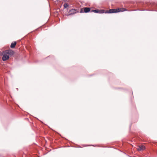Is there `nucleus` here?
<instances>
[{
    "instance_id": "f257e3e1",
    "label": "nucleus",
    "mask_w": 157,
    "mask_h": 157,
    "mask_svg": "<svg viewBox=\"0 0 157 157\" xmlns=\"http://www.w3.org/2000/svg\"><path fill=\"white\" fill-rule=\"evenodd\" d=\"M10 53V51H5L3 52L2 54L3 55L2 59L3 61H4L9 59V56L7 54Z\"/></svg>"
},
{
    "instance_id": "f03ea898",
    "label": "nucleus",
    "mask_w": 157,
    "mask_h": 157,
    "mask_svg": "<svg viewBox=\"0 0 157 157\" xmlns=\"http://www.w3.org/2000/svg\"><path fill=\"white\" fill-rule=\"evenodd\" d=\"M121 11V9L119 8L116 9H110L108 13H117Z\"/></svg>"
},
{
    "instance_id": "7ed1b4c3",
    "label": "nucleus",
    "mask_w": 157,
    "mask_h": 157,
    "mask_svg": "<svg viewBox=\"0 0 157 157\" xmlns=\"http://www.w3.org/2000/svg\"><path fill=\"white\" fill-rule=\"evenodd\" d=\"M77 12L76 10L75 9H73L70 10L69 11V14L67 15V16L76 13Z\"/></svg>"
},
{
    "instance_id": "20e7f679",
    "label": "nucleus",
    "mask_w": 157,
    "mask_h": 157,
    "mask_svg": "<svg viewBox=\"0 0 157 157\" xmlns=\"http://www.w3.org/2000/svg\"><path fill=\"white\" fill-rule=\"evenodd\" d=\"M145 147L144 145H141L137 148V150L139 151H143L145 149Z\"/></svg>"
},
{
    "instance_id": "39448f33",
    "label": "nucleus",
    "mask_w": 157,
    "mask_h": 157,
    "mask_svg": "<svg viewBox=\"0 0 157 157\" xmlns=\"http://www.w3.org/2000/svg\"><path fill=\"white\" fill-rule=\"evenodd\" d=\"M84 12L86 13L89 12L90 11V8L85 7L84 8Z\"/></svg>"
},
{
    "instance_id": "423d86ee",
    "label": "nucleus",
    "mask_w": 157,
    "mask_h": 157,
    "mask_svg": "<svg viewBox=\"0 0 157 157\" xmlns=\"http://www.w3.org/2000/svg\"><path fill=\"white\" fill-rule=\"evenodd\" d=\"M16 44V42H14L13 43H12L11 44L10 47L11 48H14Z\"/></svg>"
},
{
    "instance_id": "0eeeda50",
    "label": "nucleus",
    "mask_w": 157,
    "mask_h": 157,
    "mask_svg": "<svg viewBox=\"0 0 157 157\" xmlns=\"http://www.w3.org/2000/svg\"><path fill=\"white\" fill-rule=\"evenodd\" d=\"M68 5L67 3H65L64 4L63 6L65 8H67V7H68Z\"/></svg>"
},
{
    "instance_id": "6e6552de",
    "label": "nucleus",
    "mask_w": 157,
    "mask_h": 157,
    "mask_svg": "<svg viewBox=\"0 0 157 157\" xmlns=\"http://www.w3.org/2000/svg\"><path fill=\"white\" fill-rule=\"evenodd\" d=\"M98 13H104V10H98Z\"/></svg>"
},
{
    "instance_id": "1a4fd4ad",
    "label": "nucleus",
    "mask_w": 157,
    "mask_h": 157,
    "mask_svg": "<svg viewBox=\"0 0 157 157\" xmlns=\"http://www.w3.org/2000/svg\"><path fill=\"white\" fill-rule=\"evenodd\" d=\"M91 12H93L95 13H98V10H93Z\"/></svg>"
},
{
    "instance_id": "9d476101",
    "label": "nucleus",
    "mask_w": 157,
    "mask_h": 157,
    "mask_svg": "<svg viewBox=\"0 0 157 157\" xmlns=\"http://www.w3.org/2000/svg\"><path fill=\"white\" fill-rule=\"evenodd\" d=\"M127 11V9L124 8H122V10L121 11V12Z\"/></svg>"
},
{
    "instance_id": "9b49d317",
    "label": "nucleus",
    "mask_w": 157,
    "mask_h": 157,
    "mask_svg": "<svg viewBox=\"0 0 157 157\" xmlns=\"http://www.w3.org/2000/svg\"><path fill=\"white\" fill-rule=\"evenodd\" d=\"M11 52H13V51L12 50H11L10 51V52L11 53Z\"/></svg>"
},
{
    "instance_id": "f8f14e48",
    "label": "nucleus",
    "mask_w": 157,
    "mask_h": 157,
    "mask_svg": "<svg viewBox=\"0 0 157 157\" xmlns=\"http://www.w3.org/2000/svg\"><path fill=\"white\" fill-rule=\"evenodd\" d=\"M80 12H81V13H82V12H83L82 11V10H81V11H80Z\"/></svg>"
}]
</instances>
